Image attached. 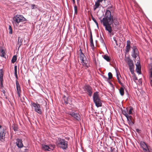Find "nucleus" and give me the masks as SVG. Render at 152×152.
<instances>
[{
	"label": "nucleus",
	"mask_w": 152,
	"mask_h": 152,
	"mask_svg": "<svg viewBox=\"0 0 152 152\" xmlns=\"http://www.w3.org/2000/svg\"><path fill=\"white\" fill-rule=\"evenodd\" d=\"M113 16L112 15L111 12L108 10H106L105 17L101 20L103 26L105 27V30L108 32L109 34L112 35H113V34L112 33L113 30L111 25L113 24Z\"/></svg>",
	"instance_id": "obj_1"
},
{
	"label": "nucleus",
	"mask_w": 152,
	"mask_h": 152,
	"mask_svg": "<svg viewBox=\"0 0 152 152\" xmlns=\"http://www.w3.org/2000/svg\"><path fill=\"white\" fill-rule=\"evenodd\" d=\"M57 146L63 150L66 149L68 147V142L64 139L59 138L56 142Z\"/></svg>",
	"instance_id": "obj_2"
},
{
	"label": "nucleus",
	"mask_w": 152,
	"mask_h": 152,
	"mask_svg": "<svg viewBox=\"0 0 152 152\" xmlns=\"http://www.w3.org/2000/svg\"><path fill=\"white\" fill-rule=\"evenodd\" d=\"M93 99L94 102L97 107L102 106V101L100 99L98 92L96 91L94 93Z\"/></svg>",
	"instance_id": "obj_3"
},
{
	"label": "nucleus",
	"mask_w": 152,
	"mask_h": 152,
	"mask_svg": "<svg viewBox=\"0 0 152 152\" xmlns=\"http://www.w3.org/2000/svg\"><path fill=\"white\" fill-rule=\"evenodd\" d=\"M13 23H14L16 25H18L20 22L26 21V19L22 15H17L13 18Z\"/></svg>",
	"instance_id": "obj_4"
},
{
	"label": "nucleus",
	"mask_w": 152,
	"mask_h": 152,
	"mask_svg": "<svg viewBox=\"0 0 152 152\" xmlns=\"http://www.w3.org/2000/svg\"><path fill=\"white\" fill-rule=\"evenodd\" d=\"M7 128L0 125V141L3 142L5 141V136L6 134Z\"/></svg>",
	"instance_id": "obj_5"
},
{
	"label": "nucleus",
	"mask_w": 152,
	"mask_h": 152,
	"mask_svg": "<svg viewBox=\"0 0 152 152\" xmlns=\"http://www.w3.org/2000/svg\"><path fill=\"white\" fill-rule=\"evenodd\" d=\"M83 89L89 96H91L93 94V89L90 86L86 85L83 87Z\"/></svg>",
	"instance_id": "obj_6"
},
{
	"label": "nucleus",
	"mask_w": 152,
	"mask_h": 152,
	"mask_svg": "<svg viewBox=\"0 0 152 152\" xmlns=\"http://www.w3.org/2000/svg\"><path fill=\"white\" fill-rule=\"evenodd\" d=\"M32 106L34 108L35 111L40 114L42 113V111L40 108V106L39 104L37 103H35L33 102L31 103Z\"/></svg>",
	"instance_id": "obj_7"
},
{
	"label": "nucleus",
	"mask_w": 152,
	"mask_h": 152,
	"mask_svg": "<svg viewBox=\"0 0 152 152\" xmlns=\"http://www.w3.org/2000/svg\"><path fill=\"white\" fill-rule=\"evenodd\" d=\"M133 53L132 56L135 58L138 56V51L136 46H133L132 47Z\"/></svg>",
	"instance_id": "obj_8"
},
{
	"label": "nucleus",
	"mask_w": 152,
	"mask_h": 152,
	"mask_svg": "<svg viewBox=\"0 0 152 152\" xmlns=\"http://www.w3.org/2000/svg\"><path fill=\"white\" fill-rule=\"evenodd\" d=\"M69 114L76 120L77 121L80 120V115L78 113H75L74 112H70Z\"/></svg>",
	"instance_id": "obj_9"
},
{
	"label": "nucleus",
	"mask_w": 152,
	"mask_h": 152,
	"mask_svg": "<svg viewBox=\"0 0 152 152\" xmlns=\"http://www.w3.org/2000/svg\"><path fill=\"white\" fill-rule=\"evenodd\" d=\"M128 121L129 124L130 126H132L135 123V121L133 118L131 116L129 115L126 118Z\"/></svg>",
	"instance_id": "obj_10"
},
{
	"label": "nucleus",
	"mask_w": 152,
	"mask_h": 152,
	"mask_svg": "<svg viewBox=\"0 0 152 152\" xmlns=\"http://www.w3.org/2000/svg\"><path fill=\"white\" fill-rule=\"evenodd\" d=\"M16 89L17 91V93L19 97H20L21 91L20 89V84L18 80L16 81Z\"/></svg>",
	"instance_id": "obj_11"
},
{
	"label": "nucleus",
	"mask_w": 152,
	"mask_h": 152,
	"mask_svg": "<svg viewBox=\"0 0 152 152\" xmlns=\"http://www.w3.org/2000/svg\"><path fill=\"white\" fill-rule=\"evenodd\" d=\"M81 63L83 66H85L86 68L89 67L90 66V62L86 60V58L82 61Z\"/></svg>",
	"instance_id": "obj_12"
},
{
	"label": "nucleus",
	"mask_w": 152,
	"mask_h": 152,
	"mask_svg": "<svg viewBox=\"0 0 152 152\" xmlns=\"http://www.w3.org/2000/svg\"><path fill=\"white\" fill-rule=\"evenodd\" d=\"M149 69L150 74L149 79L150 84L151 86H152V64L149 66Z\"/></svg>",
	"instance_id": "obj_13"
},
{
	"label": "nucleus",
	"mask_w": 152,
	"mask_h": 152,
	"mask_svg": "<svg viewBox=\"0 0 152 152\" xmlns=\"http://www.w3.org/2000/svg\"><path fill=\"white\" fill-rule=\"evenodd\" d=\"M16 144L19 148H21L23 146L22 140L19 139H16Z\"/></svg>",
	"instance_id": "obj_14"
},
{
	"label": "nucleus",
	"mask_w": 152,
	"mask_h": 152,
	"mask_svg": "<svg viewBox=\"0 0 152 152\" xmlns=\"http://www.w3.org/2000/svg\"><path fill=\"white\" fill-rule=\"evenodd\" d=\"M103 1H104V0H97V1L95 2V4L94 6V10H95L99 7L100 5V2H102Z\"/></svg>",
	"instance_id": "obj_15"
},
{
	"label": "nucleus",
	"mask_w": 152,
	"mask_h": 152,
	"mask_svg": "<svg viewBox=\"0 0 152 152\" xmlns=\"http://www.w3.org/2000/svg\"><path fill=\"white\" fill-rule=\"evenodd\" d=\"M0 86H1V87H3V72L1 69L0 70Z\"/></svg>",
	"instance_id": "obj_16"
},
{
	"label": "nucleus",
	"mask_w": 152,
	"mask_h": 152,
	"mask_svg": "<svg viewBox=\"0 0 152 152\" xmlns=\"http://www.w3.org/2000/svg\"><path fill=\"white\" fill-rule=\"evenodd\" d=\"M131 42L130 40H128L126 42V51L127 53H128L131 48L130 44Z\"/></svg>",
	"instance_id": "obj_17"
},
{
	"label": "nucleus",
	"mask_w": 152,
	"mask_h": 152,
	"mask_svg": "<svg viewBox=\"0 0 152 152\" xmlns=\"http://www.w3.org/2000/svg\"><path fill=\"white\" fill-rule=\"evenodd\" d=\"M79 55H80V59L82 61L83 59L86 58L84 54L83 53L82 50L81 49H80L79 50Z\"/></svg>",
	"instance_id": "obj_18"
},
{
	"label": "nucleus",
	"mask_w": 152,
	"mask_h": 152,
	"mask_svg": "<svg viewBox=\"0 0 152 152\" xmlns=\"http://www.w3.org/2000/svg\"><path fill=\"white\" fill-rule=\"evenodd\" d=\"M42 148L43 150L45 151H50V150L51 149L50 147L47 145H42Z\"/></svg>",
	"instance_id": "obj_19"
},
{
	"label": "nucleus",
	"mask_w": 152,
	"mask_h": 152,
	"mask_svg": "<svg viewBox=\"0 0 152 152\" xmlns=\"http://www.w3.org/2000/svg\"><path fill=\"white\" fill-rule=\"evenodd\" d=\"M126 61L128 64L129 66L133 65V61L129 58H128L126 59Z\"/></svg>",
	"instance_id": "obj_20"
},
{
	"label": "nucleus",
	"mask_w": 152,
	"mask_h": 152,
	"mask_svg": "<svg viewBox=\"0 0 152 152\" xmlns=\"http://www.w3.org/2000/svg\"><path fill=\"white\" fill-rule=\"evenodd\" d=\"M122 87L120 88L119 89V92L121 96H123L124 94V87L123 85L122 86Z\"/></svg>",
	"instance_id": "obj_21"
},
{
	"label": "nucleus",
	"mask_w": 152,
	"mask_h": 152,
	"mask_svg": "<svg viewBox=\"0 0 152 152\" xmlns=\"http://www.w3.org/2000/svg\"><path fill=\"white\" fill-rule=\"evenodd\" d=\"M23 41V40L22 38L20 37H19L18 39V42L17 45L19 46L18 49L20 48V46L22 45V42Z\"/></svg>",
	"instance_id": "obj_22"
},
{
	"label": "nucleus",
	"mask_w": 152,
	"mask_h": 152,
	"mask_svg": "<svg viewBox=\"0 0 152 152\" xmlns=\"http://www.w3.org/2000/svg\"><path fill=\"white\" fill-rule=\"evenodd\" d=\"M140 145L143 149L148 147L147 144L144 142H140Z\"/></svg>",
	"instance_id": "obj_23"
},
{
	"label": "nucleus",
	"mask_w": 152,
	"mask_h": 152,
	"mask_svg": "<svg viewBox=\"0 0 152 152\" xmlns=\"http://www.w3.org/2000/svg\"><path fill=\"white\" fill-rule=\"evenodd\" d=\"M136 70L137 73L140 74L141 73V66L140 65H137Z\"/></svg>",
	"instance_id": "obj_24"
},
{
	"label": "nucleus",
	"mask_w": 152,
	"mask_h": 152,
	"mask_svg": "<svg viewBox=\"0 0 152 152\" xmlns=\"http://www.w3.org/2000/svg\"><path fill=\"white\" fill-rule=\"evenodd\" d=\"M129 69L131 73L133 74L134 73V65L133 64L132 65L129 66Z\"/></svg>",
	"instance_id": "obj_25"
},
{
	"label": "nucleus",
	"mask_w": 152,
	"mask_h": 152,
	"mask_svg": "<svg viewBox=\"0 0 152 152\" xmlns=\"http://www.w3.org/2000/svg\"><path fill=\"white\" fill-rule=\"evenodd\" d=\"M128 111L127 108H126V110H123L122 112L123 114L127 118V117H128L129 116L128 114L127 113V111Z\"/></svg>",
	"instance_id": "obj_26"
},
{
	"label": "nucleus",
	"mask_w": 152,
	"mask_h": 152,
	"mask_svg": "<svg viewBox=\"0 0 152 152\" xmlns=\"http://www.w3.org/2000/svg\"><path fill=\"white\" fill-rule=\"evenodd\" d=\"M63 100L65 104H66L68 103V99L67 97L64 96L63 97Z\"/></svg>",
	"instance_id": "obj_27"
},
{
	"label": "nucleus",
	"mask_w": 152,
	"mask_h": 152,
	"mask_svg": "<svg viewBox=\"0 0 152 152\" xmlns=\"http://www.w3.org/2000/svg\"><path fill=\"white\" fill-rule=\"evenodd\" d=\"M90 45L91 47V48L92 49H93L94 48V47L93 42V38H90Z\"/></svg>",
	"instance_id": "obj_28"
},
{
	"label": "nucleus",
	"mask_w": 152,
	"mask_h": 152,
	"mask_svg": "<svg viewBox=\"0 0 152 152\" xmlns=\"http://www.w3.org/2000/svg\"><path fill=\"white\" fill-rule=\"evenodd\" d=\"M103 58L104 59L108 62H110V58L109 56L106 55H104L103 56Z\"/></svg>",
	"instance_id": "obj_29"
},
{
	"label": "nucleus",
	"mask_w": 152,
	"mask_h": 152,
	"mask_svg": "<svg viewBox=\"0 0 152 152\" xmlns=\"http://www.w3.org/2000/svg\"><path fill=\"white\" fill-rule=\"evenodd\" d=\"M17 59V56L15 55H14L12 57V60L11 62L12 63H14L16 61Z\"/></svg>",
	"instance_id": "obj_30"
},
{
	"label": "nucleus",
	"mask_w": 152,
	"mask_h": 152,
	"mask_svg": "<svg viewBox=\"0 0 152 152\" xmlns=\"http://www.w3.org/2000/svg\"><path fill=\"white\" fill-rule=\"evenodd\" d=\"M114 23L115 26L118 25H119V22L117 20V19H115L114 18V20L113 22V23Z\"/></svg>",
	"instance_id": "obj_31"
},
{
	"label": "nucleus",
	"mask_w": 152,
	"mask_h": 152,
	"mask_svg": "<svg viewBox=\"0 0 152 152\" xmlns=\"http://www.w3.org/2000/svg\"><path fill=\"white\" fill-rule=\"evenodd\" d=\"M1 54H0V56L2 57H4L5 53L4 51V50L3 49H2L1 48Z\"/></svg>",
	"instance_id": "obj_32"
},
{
	"label": "nucleus",
	"mask_w": 152,
	"mask_h": 152,
	"mask_svg": "<svg viewBox=\"0 0 152 152\" xmlns=\"http://www.w3.org/2000/svg\"><path fill=\"white\" fill-rule=\"evenodd\" d=\"M117 79H118V83L121 85V86H123V83L121 82V81H120V78L119 77L118 75V74L117 73Z\"/></svg>",
	"instance_id": "obj_33"
},
{
	"label": "nucleus",
	"mask_w": 152,
	"mask_h": 152,
	"mask_svg": "<svg viewBox=\"0 0 152 152\" xmlns=\"http://www.w3.org/2000/svg\"><path fill=\"white\" fill-rule=\"evenodd\" d=\"M108 78L109 79H111L113 77V75L111 72H109L108 73Z\"/></svg>",
	"instance_id": "obj_34"
},
{
	"label": "nucleus",
	"mask_w": 152,
	"mask_h": 152,
	"mask_svg": "<svg viewBox=\"0 0 152 152\" xmlns=\"http://www.w3.org/2000/svg\"><path fill=\"white\" fill-rule=\"evenodd\" d=\"M133 110V108L132 107H131L130 108V109L129 111V112H128V113L129 114H132V111Z\"/></svg>",
	"instance_id": "obj_35"
},
{
	"label": "nucleus",
	"mask_w": 152,
	"mask_h": 152,
	"mask_svg": "<svg viewBox=\"0 0 152 152\" xmlns=\"http://www.w3.org/2000/svg\"><path fill=\"white\" fill-rule=\"evenodd\" d=\"M8 29L9 30V34H12V27L11 26H9Z\"/></svg>",
	"instance_id": "obj_36"
},
{
	"label": "nucleus",
	"mask_w": 152,
	"mask_h": 152,
	"mask_svg": "<svg viewBox=\"0 0 152 152\" xmlns=\"http://www.w3.org/2000/svg\"><path fill=\"white\" fill-rule=\"evenodd\" d=\"M74 10L75 14H77V7L76 5L74 6Z\"/></svg>",
	"instance_id": "obj_37"
},
{
	"label": "nucleus",
	"mask_w": 152,
	"mask_h": 152,
	"mask_svg": "<svg viewBox=\"0 0 152 152\" xmlns=\"http://www.w3.org/2000/svg\"><path fill=\"white\" fill-rule=\"evenodd\" d=\"M143 150L144 152H150V151L149 148H148V147H147L146 148L143 149Z\"/></svg>",
	"instance_id": "obj_38"
},
{
	"label": "nucleus",
	"mask_w": 152,
	"mask_h": 152,
	"mask_svg": "<svg viewBox=\"0 0 152 152\" xmlns=\"http://www.w3.org/2000/svg\"><path fill=\"white\" fill-rule=\"evenodd\" d=\"M15 75L17 79L18 78V76L17 74V71H15Z\"/></svg>",
	"instance_id": "obj_39"
},
{
	"label": "nucleus",
	"mask_w": 152,
	"mask_h": 152,
	"mask_svg": "<svg viewBox=\"0 0 152 152\" xmlns=\"http://www.w3.org/2000/svg\"><path fill=\"white\" fill-rule=\"evenodd\" d=\"M133 80L134 81L137 80V77H136V76H134V77H133Z\"/></svg>",
	"instance_id": "obj_40"
},
{
	"label": "nucleus",
	"mask_w": 152,
	"mask_h": 152,
	"mask_svg": "<svg viewBox=\"0 0 152 152\" xmlns=\"http://www.w3.org/2000/svg\"><path fill=\"white\" fill-rule=\"evenodd\" d=\"M113 39L114 40L115 42V43H116V44L117 45V40H116V39L115 37H113Z\"/></svg>",
	"instance_id": "obj_41"
},
{
	"label": "nucleus",
	"mask_w": 152,
	"mask_h": 152,
	"mask_svg": "<svg viewBox=\"0 0 152 152\" xmlns=\"http://www.w3.org/2000/svg\"><path fill=\"white\" fill-rule=\"evenodd\" d=\"M92 20L94 21V22H96V19L94 18L92 16Z\"/></svg>",
	"instance_id": "obj_42"
},
{
	"label": "nucleus",
	"mask_w": 152,
	"mask_h": 152,
	"mask_svg": "<svg viewBox=\"0 0 152 152\" xmlns=\"http://www.w3.org/2000/svg\"><path fill=\"white\" fill-rule=\"evenodd\" d=\"M32 7V9H34L35 8V5L34 4H32L31 5Z\"/></svg>",
	"instance_id": "obj_43"
},
{
	"label": "nucleus",
	"mask_w": 152,
	"mask_h": 152,
	"mask_svg": "<svg viewBox=\"0 0 152 152\" xmlns=\"http://www.w3.org/2000/svg\"><path fill=\"white\" fill-rule=\"evenodd\" d=\"M136 131L138 133H139L140 132V130L138 129H136Z\"/></svg>",
	"instance_id": "obj_44"
},
{
	"label": "nucleus",
	"mask_w": 152,
	"mask_h": 152,
	"mask_svg": "<svg viewBox=\"0 0 152 152\" xmlns=\"http://www.w3.org/2000/svg\"><path fill=\"white\" fill-rule=\"evenodd\" d=\"M15 71H17V66H15L14 67Z\"/></svg>",
	"instance_id": "obj_45"
},
{
	"label": "nucleus",
	"mask_w": 152,
	"mask_h": 152,
	"mask_svg": "<svg viewBox=\"0 0 152 152\" xmlns=\"http://www.w3.org/2000/svg\"><path fill=\"white\" fill-rule=\"evenodd\" d=\"M91 38H93L92 36V33H91V32L90 38H91Z\"/></svg>",
	"instance_id": "obj_46"
},
{
	"label": "nucleus",
	"mask_w": 152,
	"mask_h": 152,
	"mask_svg": "<svg viewBox=\"0 0 152 152\" xmlns=\"http://www.w3.org/2000/svg\"><path fill=\"white\" fill-rule=\"evenodd\" d=\"M13 129L15 131H17V128L15 127H14V128H13Z\"/></svg>",
	"instance_id": "obj_47"
},
{
	"label": "nucleus",
	"mask_w": 152,
	"mask_h": 152,
	"mask_svg": "<svg viewBox=\"0 0 152 152\" xmlns=\"http://www.w3.org/2000/svg\"><path fill=\"white\" fill-rule=\"evenodd\" d=\"M95 23H96V24L97 26L98 27V23H97V21H96Z\"/></svg>",
	"instance_id": "obj_48"
},
{
	"label": "nucleus",
	"mask_w": 152,
	"mask_h": 152,
	"mask_svg": "<svg viewBox=\"0 0 152 152\" xmlns=\"http://www.w3.org/2000/svg\"><path fill=\"white\" fill-rule=\"evenodd\" d=\"M95 23H96V24L97 26L98 27V23H97V21H96Z\"/></svg>",
	"instance_id": "obj_49"
},
{
	"label": "nucleus",
	"mask_w": 152,
	"mask_h": 152,
	"mask_svg": "<svg viewBox=\"0 0 152 152\" xmlns=\"http://www.w3.org/2000/svg\"><path fill=\"white\" fill-rule=\"evenodd\" d=\"M25 152H28V149H25Z\"/></svg>",
	"instance_id": "obj_50"
},
{
	"label": "nucleus",
	"mask_w": 152,
	"mask_h": 152,
	"mask_svg": "<svg viewBox=\"0 0 152 152\" xmlns=\"http://www.w3.org/2000/svg\"><path fill=\"white\" fill-rule=\"evenodd\" d=\"M101 41H102V42L103 43H104V40L103 39H102Z\"/></svg>",
	"instance_id": "obj_51"
},
{
	"label": "nucleus",
	"mask_w": 152,
	"mask_h": 152,
	"mask_svg": "<svg viewBox=\"0 0 152 152\" xmlns=\"http://www.w3.org/2000/svg\"><path fill=\"white\" fill-rule=\"evenodd\" d=\"M72 0L73 4H74L75 3V0Z\"/></svg>",
	"instance_id": "obj_52"
},
{
	"label": "nucleus",
	"mask_w": 152,
	"mask_h": 152,
	"mask_svg": "<svg viewBox=\"0 0 152 152\" xmlns=\"http://www.w3.org/2000/svg\"><path fill=\"white\" fill-rule=\"evenodd\" d=\"M2 92L3 93H4V94H5V91L4 90H3L2 91Z\"/></svg>",
	"instance_id": "obj_53"
},
{
	"label": "nucleus",
	"mask_w": 152,
	"mask_h": 152,
	"mask_svg": "<svg viewBox=\"0 0 152 152\" xmlns=\"http://www.w3.org/2000/svg\"><path fill=\"white\" fill-rule=\"evenodd\" d=\"M106 0H104V1H105Z\"/></svg>",
	"instance_id": "obj_54"
}]
</instances>
